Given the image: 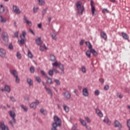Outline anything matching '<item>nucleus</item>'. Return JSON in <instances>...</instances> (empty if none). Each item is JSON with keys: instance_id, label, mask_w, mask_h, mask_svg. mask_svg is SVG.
Masks as SVG:
<instances>
[{"instance_id": "50", "label": "nucleus", "mask_w": 130, "mask_h": 130, "mask_svg": "<svg viewBox=\"0 0 130 130\" xmlns=\"http://www.w3.org/2000/svg\"><path fill=\"white\" fill-rule=\"evenodd\" d=\"M25 31H22V35L20 36L21 38H25V36L26 35Z\"/></svg>"}, {"instance_id": "31", "label": "nucleus", "mask_w": 130, "mask_h": 130, "mask_svg": "<svg viewBox=\"0 0 130 130\" xmlns=\"http://www.w3.org/2000/svg\"><path fill=\"white\" fill-rule=\"evenodd\" d=\"M4 12H5V7L3 5H0V13L2 14Z\"/></svg>"}, {"instance_id": "48", "label": "nucleus", "mask_w": 130, "mask_h": 130, "mask_svg": "<svg viewBox=\"0 0 130 130\" xmlns=\"http://www.w3.org/2000/svg\"><path fill=\"white\" fill-rule=\"evenodd\" d=\"M81 71L82 73H86V68H85V66H82Z\"/></svg>"}, {"instance_id": "21", "label": "nucleus", "mask_w": 130, "mask_h": 130, "mask_svg": "<svg viewBox=\"0 0 130 130\" xmlns=\"http://www.w3.org/2000/svg\"><path fill=\"white\" fill-rule=\"evenodd\" d=\"M96 113L100 116V117H103V114L100 110H96Z\"/></svg>"}, {"instance_id": "41", "label": "nucleus", "mask_w": 130, "mask_h": 130, "mask_svg": "<svg viewBox=\"0 0 130 130\" xmlns=\"http://www.w3.org/2000/svg\"><path fill=\"white\" fill-rule=\"evenodd\" d=\"M25 38H21V40L20 41V43L21 44H22V45H24L25 44Z\"/></svg>"}, {"instance_id": "5", "label": "nucleus", "mask_w": 130, "mask_h": 130, "mask_svg": "<svg viewBox=\"0 0 130 130\" xmlns=\"http://www.w3.org/2000/svg\"><path fill=\"white\" fill-rule=\"evenodd\" d=\"M0 130H10L9 127L5 125V122L4 121H1L0 124Z\"/></svg>"}, {"instance_id": "56", "label": "nucleus", "mask_w": 130, "mask_h": 130, "mask_svg": "<svg viewBox=\"0 0 130 130\" xmlns=\"http://www.w3.org/2000/svg\"><path fill=\"white\" fill-rule=\"evenodd\" d=\"M9 49H11V50L13 49L14 46H13V45H12V44H9Z\"/></svg>"}, {"instance_id": "35", "label": "nucleus", "mask_w": 130, "mask_h": 130, "mask_svg": "<svg viewBox=\"0 0 130 130\" xmlns=\"http://www.w3.org/2000/svg\"><path fill=\"white\" fill-rule=\"evenodd\" d=\"M85 44L88 46L89 49H91V48H92V44H91L89 42H86Z\"/></svg>"}, {"instance_id": "63", "label": "nucleus", "mask_w": 130, "mask_h": 130, "mask_svg": "<svg viewBox=\"0 0 130 130\" xmlns=\"http://www.w3.org/2000/svg\"><path fill=\"white\" fill-rule=\"evenodd\" d=\"M40 49L41 51H43L44 50V47L41 46L40 47Z\"/></svg>"}, {"instance_id": "8", "label": "nucleus", "mask_w": 130, "mask_h": 130, "mask_svg": "<svg viewBox=\"0 0 130 130\" xmlns=\"http://www.w3.org/2000/svg\"><path fill=\"white\" fill-rule=\"evenodd\" d=\"M39 101H36V102H32L30 105V108H34V109H36L37 105H39L40 104Z\"/></svg>"}, {"instance_id": "2", "label": "nucleus", "mask_w": 130, "mask_h": 130, "mask_svg": "<svg viewBox=\"0 0 130 130\" xmlns=\"http://www.w3.org/2000/svg\"><path fill=\"white\" fill-rule=\"evenodd\" d=\"M82 5L80 4L79 2L77 4V13L80 14V15H83V12H84V7H82Z\"/></svg>"}, {"instance_id": "36", "label": "nucleus", "mask_w": 130, "mask_h": 130, "mask_svg": "<svg viewBox=\"0 0 130 130\" xmlns=\"http://www.w3.org/2000/svg\"><path fill=\"white\" fill-rule=\"evenodd\" d=\"M104 122L107 123V124H110L111 122L109 121V120L107 118H105L103 120Z\"/></svg>"}, {"instance_id": "14", "label": "nucleus", "mask_w": 130, "mask_h": 130, "mask_svg": "<svg viewBox=\"0 0 130 130\" xmlns=\"http://www.w3.org/2000/svg\"><path fill=\"white\" fill-rule=\"evenodd\" d=\"M13 10L14 13H16V14H20V9H19L18 7L16 6H13Z\"/></svg>"}, {"instance_id": "62", "label": "nucleus", "mask_w": 130, "mask_h": 130, "mask_svg": "<svg viewBox=\"0 0 130 130\" xmlns=\"http://www.w3.org/2000/svg\"><path fill=\"white\" fill-rule=\"evenodd\" d=\"M85 127L87 130H91V127L88 126H87V125H86Z\"/></svg>"}, {"instance_id": "30", "label": "nucleus", "mask_w": 130, "mask_h": 130, "mask_svg": "<svg viewBox=\"0 0 130 130\" xmlns=\"http://www.w3.org/2000/svg\"><path fill=\"white\" fill-rule=\"evenodd\" d=\"M39 5L40 6H44L45 5V2L43 0H39Z\"/></svg>"}, {"instance_id": "4", "label": "nucleus", "mask_w": 130, "mask_h": 130, "mask_svg": "<svg viewBox=\"0 0 130 130\" xmlns=\"http://www.w3.org/2000/svg\"><path fill=\"white\" fill-rule=\"evenodd\" d=\"M62 95L66 99V100H70L71 99V97L72 95L71 94V93H70V91L67 90L66 91L62 93Z\"/></svg>"}, {"instance_id": "51", "label": "nucleus", "mask_w": 130, "mask_h": 130, "mask_svg": "<svg viewBox=\"0 0 130 130\" xmlns=\"http://www.w3.org/2000/svg\"><path fill=\"white\" fill-rule=\"evenodd\" d=\"M54 82L57 85H60V82L57 79H54Z\"/></svg>"}, {"instance_id": "24", "label": "nucleus", "mask_w": 130, "mask_h": 130, "mask_svg": "<svg viewBox=\"0 0 130 130\" xmlns=\"http://www.w3.org/2000/svg\"><path fill=\"white\" fill-rule=\"evenodd\" d=\"M5 90L7 92H8V93H10V92H11V88H10V86H9L8 85H5Z\"/></svg>"}, {"instance_id": "13", "label": "nucleus", "mask_w": 130, "mask_h": 130, "mask_svg": "<svg viewBox=\"0 0 130 130\" xmlns=\"http://www.w3.org/2000/svg\"><path fill=\"white\" fill-rule=\"evenodd\" d=\"M23 17H24L23 20L25 21L27 25H29V26H32V22L28 20V18H27V17H26V16L25 15Z\"/></svg>"}, {"instance_id": "12", "label": "nucleus", "mask_w": 130, "mask_h": 130, "mask_svg": "<svg viewBox=\"0 0 130 130\" xmlns=\"http://www.w3.org/2000/svg\"><path fill=\"white\" fill-rule=\"evenodd\" d=\"M83 95L85 97H88L89 96V92H88V88H85L83 89Z\"/></svg>"}, {"instance_id": "17", "label": "nucleus", "mask_w": 130, "mask_h": 130, "mask_svg": "<svg viewBox=\"0 0 130 130\" xmlns=\"http://www.w3.org/2000/svg\"><path fill=\"white\" fill-rule=\"evenodd\" d=\"M101 37L105 40H106L107 39V35H106V33H105L104 31L101 32Z\"/></svg>"}, {"instance_id": "59", "label": "nucleus", "mask_w": 130, "mask_h": 130, "mask_svg": "<svg viewBox=\"0 0 130 130\" xmlns=\"http://www.w3.org/2000/svg\"><path fill=\"white\" fill-rule=\"evenodd\" d=\"M29 32H30L33 35H35V33H34V31H33V30H32V29H29Z\"/></svg>"}, {"instance_id": "49", "label": "nucleus", "mask_w": 130, "mask_h": 130, "mask_svg": "<svg viewBox=\"0 0 130 130\" xmlns=\"http://www.w3.org/2000/svg\"><path fill=\"white\" fill-rule=\"evenodd\" d=\"M52 127L51 128V130H57V128L56 127H57L58 126H56L55 125H52Z\"/></svg>"}, {"instance_id": "58", "label": "nucleus", "mask_w": 130, "mask_h": 130, "mask_svg": "<svg viewBox=\"0 0 130 130\" xmlns=\"http://www.w3.org/2000/svg\"><path fill=\"white\" fill-rule=\"evenodd\" d=\"M99 81L102 83V84H103L104 83V80L103 78H100L99 79Z\"/></svg>"}, {"instance_id": "26", "label": "nucleus", "mask_w": 130, "mask_h": 130, "mask_svg": "<svg viewBox=\"0 0 130 130\" xmlns=\"http://www.w3.org/2000/svg\"><path fill=\"white\" fill-rule=\"evenodd\" d=\"M40 111L41 113H42V114H43L44 115H46V114H47V112L43 108L41 109Z\"/></svg>"}, {"instance_id": "43", "label": "nucleus", "mask_w": 130, "mask_h": 130, "mask_svg": "<svg viewBox=\"0 0 130 130\" xmlns=\"http://www.w3.org/2000/svg\"><path fill=\"white\" fill-rule=\"evenodd\" d=\"M36 80L38 83H40L41 82V78H40V77L39 76H37L36 78Z\"/></svg>"}, {"instance_id": "10", "label": "nucleus", "mask_w": 130, "mask_h": 130, "mask_svg": "<svg viewBox=\"0 0 130 130\" xmlns=\"http://www.w3.org/2000/svg\"><path fill=\"white\" fill-rule=\"evenodd\" d=\"M7 52L4 48H0V56L1 57H6Z\"/></svg>"}, {"instance_id": "16", "label": "nucleus", "mask_w": 130, "mask_h": 130, "mask_svg": "<svg viewBox=\"0 0 130 130\" xmlns=\"http://www.w3.org/2000/svg\"><path fill=\"white\" fill-rule=\"evenodd\" d=\"M36 42L37 45H41V44L43 43V42L42 41V40H41V37L36 39Z\"/></svg>"}, {"instance_id": "1", "label": "nucleus", "mask_w": 130, "mask_h": 130, "mask_svg": "<svg viewBox=\"0 0 130 130\" xmlns=\"http://www.w3.org/2000/svg\"><path fill=\"white\" fill-rule=\"evenodd\" d=\"M54 122L52 123L53 125L57 126H61V120L57 115L54 116L53 117Z\"/></svg>"}, {"instance_id": "3", "label": "nucleus", "mask_w": 130, "mask_h": 130, "mask_svg": "<svg viewBox=\"0 0 130 130\" xmlns=\"http://www.w3.org/2000/svg\"><path fill=\"white\" fill-rule=\"evenodd\" d=\"M53 67H55V68H57L59 67L60 70L63 72L64 71V68L63 67V64H61L60 62H57V61H55L54 63H52Z\"/></svg>"}, {"instance_id": "15", "label": "nucleus", "mask_w": 130, "mask_h": 130, "mask_svg": "<svg viewBox=\"0 0 130 130\" xmlns=\"http://www.w3.org/2000/svg\"><path fill=\"white\" fill-rule=\"evenodd\" d=\"M121 36L123 39H125V40H128V39L129 38V37H128V35H127V34L122 32H121Z\"/></svg>"}, {"instance_id": "27", "label": "nucleus", "mask_w": 130, "mask_h": 130, "mask_svg": "<svg viewBox=\"0 0 130 130\" xmlns=\"http://www.w3.org/2000/svg\"><path fill=\"white\" fill-rule=\"evenodd\" d=\"M21 108L22 109H23L24 111H25V112H27L28 111V108H27V107L24 106V105H20Z\"/></svg>"}, {"instance_id": "29", "label": "nucleus", "mask_w": 130, "mask_h": 130, "mask_svg": "<svg viewBox=\"0 0 130 130\" xmlns=\"http://www.w3.org/2000/svg\"><path fill=\"white\" fill-rule=\"evenodd\" d=\"M86 55L88 56L89 58L91 57V50H90L89 51L87 50L86 52Z\"/></svg>"}, {"instance_id": "19", "label": "nucleus", "mask_w": 130, "mask_h": 130, "mask_svg": "<svg viewBox=\"0 0 130 130\" xmlns=\"http://www.w3.org/2000/svg\"><path fill=\"white\" fill-rule=\"evenodd\" d=\"M10 73L11 74V75H13L15 77L18 76V72L16 70H11Z\"/></svg>"}, {"instance_id": "7", "label": "nucleus", "mask_w": 130, "mask_h": 130, "mask_svg": "<svg viewBox=\"0 0 130 130\" xmlns=\"http://www.w3.org/2000/svg\"><path fill=\"white\" fill-rule=\"evenodd\" d=\"M2 38L3 39L5 42H8L9 41V36L7 32H3L2 35Z\"/></svg>"}, {"instance_id": "64", "label": "nucleus", "mask_w": 130, "mask_h": 130, "mask_svg": "<svg viewBox=\"0 0 130 130\" xmlns=\"http://www.w3.org/2000/svg\"><path fill=\"white\" fill-rule=\"evenodd\" d=\"M117 97L120 98V99H121V98H122V96H121V94H119V93L117 94Z\"/></svg>"}, {"instance_id": "28", "label": "nucleus", "mask_w": 130, "mask_h": 130, "mask_svg": "<svg viewBox=\"0 0 130 130\" xmlns=\"http://www.w3.org/2000/svg\"><path fill=\"white\" fill-rule=\"evenodd\" d=\"M50 57L51 61H55V56H54V55L51 54Z\"/></svg>"}, {"instance_id": "32", "label": "nucleus", "mask_w": 130, "mask_h": 130, "mask_svg": "<svg viewBox=\"0 0 130 130\" xmlns=\"http://www.w3.org/2000/svg\"><path fill=\"white\" fill-rule=\"evenodd\" d=\"M28 56L29 58H33V54L31 53L30 50H28Z\"/></svg>"}, {"instance_id": "23", "label": "nucleus", "mask_w": 130, "mask_h": 130, "mask_svg": "<svg viewBox=\"0 0 130 130\" xmlns=\"http://www.w3.org/2000/svg\"><path fill=\"white\" fill-rule=\"evenodd\" d=\"M63 109L64 110V111H66V112H69L70 111V108L69 107H68V106L66 105H63Z\"/></svg>"}, {"instance_id": "39", "label": "nucleus", "mask_w": 130, "mask_h": 130, "mask_svg": "<svg viewBox=\"0 0 130 130\" xmlns=\"http://www.w3.org/2000/svg\"><path fill=\"white\" fill-rule=\"evenodd\" d=\"M80 122L82 123L83 126H86V125H87L86 122H85V121L82 119H80Z\"/></svg>"}, {"instance_id": "45", "label": "nucleus", "mask_w": 130, "mask_h": 130, "mask_svg": "<svg viewBox=\"0 0 130 130\" xmlns=\"http://www.w3.org/2000/svg\"><path fill=\"white\" fill-rule=\"evenodd\" d=\"M104 89L105 91H108V90H109V85H106L104 86Z\"/></svg>"}, {"instance_id": "46", "label": "nucleus", "mask_w": 130, "mask_h": 130, "mask_svg": "<svg viewBox=\"0 0 130 130\" xmlns=\"http://www.w3.org/2000/svg\"><path fill=\"white\" fill-rule=\"evenodd\" d=\"M47 10H48L47 8L43 9V10L42 11L43 16H44V15H45L46 14V12H47Z\"/></svg>"}, {"instance_id": "37", "label": "nucleus", "mask_w": 130, "mask_h": 130, "mask_svg": "<svg viewBox=\"0 0 130 130\" xmlns=\"http://www.w3.org/2000/svg\"><path fill=\"white\" fill-rule=\"evenodd\" d=\"M53 72H54V73L55 74H59V71H58V70H57V69L56 68H55L54 67L55 66H53Z\"/></svg>"}, {"instance_id": "54", "label": "nucleus", "mask_w": 130, "mask_h": 130, "mask_svg": "<svg viewBox=\"0 0 130 130\" xmlns=\"http://www.w3.org/2000/svg\"><path fill=\"white\" fill-rule=\"evenodd\" d=\"M10 98L12 102H16V100H15V98H14L13 96H10Z\"/></svg>"}, {"instance_id": "52", "label": "nucleus", "mask_w": 130, "mask_h": 130, "mask_svg": "<svg viewBox=\"0 0 130 130\" xmlns=\"http://www.w3.org/2000/svg\"><path fill=\"white\" fill-rule=\"evenodd\" d=\"M38 10H39V7H37V8H34V13H37L38 11Z\"/></svg>"}, {"instance_id": "11", "label": "nucleus", "mask_w": 130, "mask_h": 130, "mask_svg": "<svg viewBox=\"0 0 130 130\" xmlns=\"http://www.w3.org/2000/svg\"><path fill=\"white\" fill-rule=\"evenodd\" d=\"M114 126L115 127H119V128H122V125L117 120L115 121Z\"/></svg>"}, {"instance_id": "22", "label": "nucleus", "mask_w": 130, "mask_h": 130, "mask_svg": "<svg viewBox=\"0 0 130 130\" xmlns=\"http://www.w3.org/2000/svg\"><path fill=\"white\" fill-rule=\"evenodd\" d=\"M89 50H90L91 53H92L94 56H95V55L98 54L97 52H96V50H95V49H92V48L89 49Z\"/></svg>"}, {"instance_id": "9", "label": "nucleus", "mask_w": 130, "mask_h": 130, "mask_svg": "<svg viewBox=\"0 0 130 130\" xmlns=\"http://www.w3.org/2000/svg\"><path fill=\"white\" fill-rule=\"evenodd\" d=\"M11 117L12 118V120L14 121V123H16V119L15 118L16 117V114L14 111H10L9 112Z\"/></svg>"}, {"instance_id": "61", "label": "nucleus", "mask_w": 130, "mask_h": 130, "mask_svg": "<svg viewBox=\"0 0 130 130\" xmlns=\"http://www.w3.org/2000/svg\"><path fill=\"white\" fill-rule=\"evenodd\" d=\"M84 45V40H82L80 42V45Z\"/></svg>"}, {"instance_id": "57", "label": "nucleus", "mask_w": 130, "mask_h": 130, "mask_svg": "<svg viewBox=\"0 0 130 130\" xmlns=\"http://www.w3.org/2000/svg\"><path fill=\"white\" fill-rule=\"evenodd\" d=\"M85 120H86L87 122H89V123L91 122V120H90V119L88 117H85Z\"/></svg>"}, {"instance_id": "53", "label": "nucleus", "mask_w": 130, "mask_h": 130, "mask_svg": "<svg viewBox=\"0 0 130 130\" xmlns=\"http://www.w3.org/2000/svg\"><path fill=\"white\" fill-rule=\"evenodd\" d=\"M127 126L128 127V128H130V119H128L127 120Z\"/></svg>"}, {"instance_id": "44", "label": "nucleus", "mask_w": 130, "mask_h": 130, "mask_svg": "<svg viewBox=\"0 0 130 130\" xmlns=\"http://www.w3.org/2000/svg\"><path fill=\"white\" fill-rule=\"evenodd\" d=\"M100 94V91H99V90H96L94 92V95H95V96H99V94Z\"/></svg>"}, {"instance_id": "60", "label": "nucleus", "mask_w": 130, "mask_h": 130, "mask_svg": "<svg viewBox=\"0 0 130 130\" xmlns=\"http://www.w3.org/2000/svg\"><path fill=\"white\" fill-rule=\"evenodd\" d=\"M41 73L42 76H45V72H44V71L41 70Z\"/></svg>"}, {"instance_id": "20", "label": "nucleus", "mask_w": 130, "mask_h": 130, "mask_svg": "<svg viewBox=\"0 0 130 130\" xmlns=\"http://www.w3.org/2000/svg\"><path fill=\"white\" fill-rule=\"evenodd\" d=\"M27 83L28 84L29 86H33V80L31 78L27 79Z\"/></svg>"}, {"instance_id": "40", "label": "nucleus", "mask_w": 130, "mask_h": 130, "mask_svg": "<svg viewBox=\"0 0 130 130\" xmlns=\"http://www.w3.org/2000/svg\"><path fill=\"white\" fill-rule=\"evenodd\" d=\"M29 71L30 73H33L35 72V68H34V67L31 66L29 69Z\"/></svg>"}, {"instance_id": "6", "label": "nucleus", "mask_w": 130, "mask_h": 130, "mask_svg": "<svg viewBox=\"0 0 130 130\" xmlns=\"http://www.w3.org/2000/svg\"><path fill=\"white\" fill-rule=\"evenodd\" d=\"M94 5H95V3H94V2H93V1H91L90 6L91 8V13H92V16H94V15H95V12L96 11V9H95V6H94Z\"/></svg>"}, {"instance_id": "34", "label": "nucleus", "mask_w": 130, "mask_h": 130, "mask_svg": "<svg viewBox=\"0 0 130 130\" xmlns=\"http://www.w3.org/2000/svg\"><path fill=\"white\" fill-rule=\"evenodd\" d=\"M102 13L103 14H108V13H109V10H108V9L105 8L104 9H103L102 10Z\"/></svg>"}, {"instance_id": "33", "label": "nucleus", "mask_w": 130, "mask_h": 130, "mask_svg": "<svg viewBox=\"0 0 130 130\" xmlns=\"http://www.w3.org/2000/svg\"><path fill=\"white\" fill-rule=\"evenodd\" d=\"M0 22H1V23H6L7 19L3 18L2 16H0Z\"/></svg>"}, {"instance_id": "38", "label": "nucleus", "mask_w": 130, "mask_h": 130, "mask_svg": "<svg viewBox=\"0 0 130 130\" xmlns=\"http://www.w3.org/2000/svg\"><path fill=\"white\" fill-rule=\"evenodd\" d=\"M48 74L51 77H52V76H53V69L52 70H50L49 71Z\"/></svg>"}, {"instance_id": "18", "label": "nucleus", "mask_w": 130, "mask_h": 130, "mask_svg": "<svg viewBox=\"0 0 130 130\" xmlns=\"http://www.w3.org/2000/svg\"><path fill=\"white\" fill-rule=\"evenodd\" d=\"M45 89H46V91L48 92V94H49L50 95L51 97H52V91H51V89L50 88L47 87L46 86H45Z\"/></svg>"}, {"instance_id": "42", "label": "nucleus", "mask_w": 130, "mask_h": 130, "mask_svg": "<svg viewBox=\"0 0 130 130\" xmlns=\"http://www.w3.org/2000/svg\"><path fill=\"white\" fill-rule=\"evenodd\" d=\"M16 56L17 58H19V59H21V58H22V55H21V53H20L19 52L17 53Z\"/></svg>"}, {"instance_id": "47", "label": "nucleus", "mask_w": 130, "mask_h": 130, "mask_svg": "<svg viewBox=\"0 0 130 130\" xmlns=\"http://www.w3.org/2000/svg\"><path fill=\"white\" fill-rule=\"evenodd\" d=\"M16 80H15V82L16 83H20V78H19V76H16Z\"/></svg>"}, {"instance_id": "55", "label": "nucleus", "mask_w": 130, "mask_h": 130, "mask_svg": "<svg viewBox=\"0 0 130 130\" xmlns=\"http://www.w3.org/2000/svg\"><path fill=\"white\" fill-rule=\"evenodd\" d=\"M52 38L54 40H56V35L55 34L52 35Z\"/></svg>"}, {"instance_id": "25", "label": "nucleus", "mask_w": 130, "mask_h": 130, "mask_svg": "<svg viewBox=\"0 0 130 130\" xmlns=\"http://www.w3.org/2000/svg\"><path fill=\"white\" fill-rule=\"evenodd\" d=\"M47 84H49L50 85H51V84H52V79H51V78L47 76Z\"/></svg>"}]
</instances>
